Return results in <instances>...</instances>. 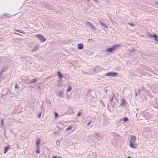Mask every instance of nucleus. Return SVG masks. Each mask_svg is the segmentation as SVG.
<instances>
[{
	"label": "nucleus",
	"instance_id": "23",
	"mask_svg": "<svg viewBox=\"0 0 158 158\" xmlns=\"http://www.w3.org/2000/svg\"><path fill=\"white\" fill-rule=\"evenodd\" d=\"M4 121V120L3 119H2V120H1V124H2V127H1V128H3V125H4V123H3V122Z\"/></svg>",
	"mask_w": 158,
	"mask_h": 158
},
{
	"label": "nucleus",
	"instance_id": "11",
	"mask_svg": "<svg viewBox=\"0 0 158 158\" xmlns=\"http://www.w3.org/2000/svg\"><path fill=\"white\" fill-rule=\"evenodd\" d=\"M147 35L150 38H154V34L152 35L150 34L149 32H148L147 33Z\"/></svg>",
	"mask_w": 158,
	"mask_h": 158
},
{
	"label": "nucleus",
	"instance_id": "31",
	"mask_svg": "<svg viewBox=\"0 0 158 158\" xmlns=\"http://www.w3.org/2000/svg\"><path fill=\"white\" fill-rule=\"evenodd\" d=\"M41 90V88H40V86H38V90L39 91H40Z\"/></svg>",
	"mask_w": 158,
	"mask_h": 158
},
{
	"label": "nucleus",
	"instance_id": "41",
	"mask_svg": "<svg viewBox=\"0 0 158 158\" xmlns=\"http://www.w3.org/2000/svg\"><path fill=\"white\" fill-rule=\"evenodd\" d=\"M52 158H58L56 156H54V157H53Z\"/></svg>",
	"mask_w": 158,
	"mask_h": 158
},
{
	"label": "nucleus",
	"instance_id": "28",
	"mask_svg": "<svg viewBox=\"0 0 158 158\" xmlns=\"http://www.w3.org/2000/svg\"><path fill=\"white\" fill-rule=\"evenodd\" d=\"M18 85H17V84L15 85V89H16V90L17 89H18Z\"/></svg>",
	"mask_w": 158,
	"mask_h": 158
},
{
	"label": "nucleus",
	"instance_id": "15",
	"mask_svg": "<svg viewBox=\"0 0 158 158\" xmlns=\"http://www.w3.org/2000/svg\"><path fill=\"white\" fill-rule=\"evenodd\" d=\"M72 89L71 86H68V88L66 90V91L68 92H69Z\"/></svg>",
	"mask_w": 158,
	"mask_h": 158
},
{
	"label": "nucleus",
	"instance_id": "21",
	"mask_svg": "<svg viewBox=\"0 0 158 158\" xmlns=\"http://www.w3.org/2000/svg\"><path fill=\"white\" fill-rule=\"evenodd\" d=\"M56 145L57 147H59L60 146V143L59 141H57L56 142Z\"/></svg>",
	"mask_w": 158,
	"mask_h": 158
},
{
	"label": "nucleus",
	"instance_id": "13",
	"mask_svg": "<svg viewBox=\"0 0 158 158\" xmlns=\"http://www.w3.org/2000/svg\"><path fill=\"white\" fill-rule=\"evenodd\" d=\"M125 104V100L124 99H122L121 100V102L120 104V105L121 106H124V105Z\"/></svg>",
	"mask_w": 158,
	"mask_h": 158
},
{
	"label": "nucleus",
	"instance_id": "45",
	"mask_svg": "<svg viewBox=\"0 0 158 158\" xmlns=\"http://www.w3.org/2000/svg\"><path fill=\"white\" fill-rule=\"evenodd\" d=\"M113 100V98H112V99H111V100Z\"/></svg>",
	"mask_w": 158,
	"mask_h": 158
},
{
	"label": "nucleus",
	"instance_id": "6",
	"mask_svg": "<svg viewBox=\"0 0 158 158\" xmlns=\"http://www.w3.org/2000/svg\"><path fill=\"white\" fill-rule=\"evenodd\" d=\"M40 47V44H37L34 47V48L32 49L31 52H36L38 49H39Z\"/></svg>",
	"mask_w": 158,
	"mask_h": 158
},
{
	"label": "nucleus",
	"instance_id": "7",
	"mask_svg": "<svg viewBox=\"0 0 158 158\" xmlns=\"http://www.w3.org/2000/svg\"><path fill=\"white\" fill-rule=\"evenodd\" d=\"M135 49H128L127 50V53L128 54V55L130 56H131L132 55L133 52L135 51Z\"/></svg>",
	"mask_w": 158,
	"mask_h": 158
},
{
	"label": "nucleus",
	"instance_id": "1",
	"mask_svg": "<svg viewBox=\"0 0 158 158\" xmlns=\"http://www.w3.org/2000/svg\"><path fill=\"white\" fill-rule=\"evenodd\" d=\"M136 137L134 135L131 136L129 139V144L130 147L133 149H136L137 148V144H135Z\"/></svg>",
	"mask_w": 158,
	"mask_h": 158
},
{
	"label": "nucleus",
	"instance_id": "27",
	"mask_svg": "<svg viewBox=\"0 0 158 158\" xmlns=\"http://www.w3.org/2000/svg\"><path fill=\"white\" fill-rule=\"evenodd\" d=\"M128 24L130 25V26H134L135 25L133 23H128Z\"/></svg>",
	"mask_w": 158,
	"mask_h": 158
},
{
	"label": "nucleus",
	"instance_id": "14",
	"mask_svg": "<svg viewBox=\"0 0 158 158\" xmlns=\"http://www.w3.org/2000/svg\"><path fill=\"white\" fill-rule=\"evenodd\" d=\"M153 37V39L155 40V41L158 42V36H157L156 34H154V35Z\"/></svg>",
	"mask_w": 158,
	"mask_h": 158
},
{
	"label": "nucleus",
	"instance_id": "32",
	"mask_svg": "<svg viewBox=\"0 0 158 158\" xmlns=\"http://www.w3.org/2000/svg\"><path fill=\"white\" fill-rule=\"evenodd\" d=\"M91 121H90L88 123H87V125L88 126H89L90 125V124H91Z\"/></svg>",
	"mask_w": 158,
	"mask_h": 158
},
{
	"label": "nucleus",
	"instance_id": "3",
	"mask_svg": "<svg viewBox=\"0 0 158 158\" xmlns=\"http://www.w3.org/2000/svg\"><path fill=\"white\" fill-rule=\"evenodd\" d=\"M118 73L116 72H110L106 73L105 75L106 76H108L110 77H114L118 75Z\"/></svg>",
	"mask_w": 158,
	"mask_h": 158
},
{
	"label": "nucleus",
	"instance_id": "8",
	"mask_svg": "<svg viewBox=\"0 0 158 158\" xmlns=\"http://www.w3.org/2000/svg\"><path fill=\"white\" fill-rule=\"evenodd\" d=\"M77 46H78L77 48L78 49L81 50V49H82L83 48L84 45L83 44H82L81 43H80V44H79L77 45Z\"/></svg>",
	"mask_w": 158,
	"mask_h": 158
},
{
	"label": "nucleus",
	"instance_id": "33",
	"mask_svg": "<svg viewBox=\"0 0 158 158\" xmlns=\"http://www.w3.org/2000/svg\"><path fill=\"white\" fill-rule=\"evenodd\" d=\"M41 114L40 113V114L38 116V117L39 118H40L41 117Z\"/></svg>",
	"mask_w": 158,
	"mask_h": 158
},
{
	"label": "nucleus",
	"instance_id": "37",
	"mask_svg": "<svg viewBox=\"0 0 158 158\" xmlns=\"http://www.w3.org/2000/svg\"><path fill=\"white\" fill-rule=\"evenodd\" d=\"M54 133L55 134H58V132L56 131V132H54Z\"/></svg>",
	"mask_w": 158,
	"mask_h": 158
},
{
	"label": "nucleus",
	"instance_id": "17",
	"mask_svg": "<svg viewBox=\"0 0 158 158\" xmlns=\"http://www.w3.org/2000/svg\"><path fill=\"white\" fill-rule=\"evenodd\" d=\"M57 74L58 75V77L60 78H61L62 77L63 75L61 74L60 72H57Z\"/></svg>",
	"mask_w": 158,
	"mask_h": 158
},
{
	"label": "nucleus",
	"instance_id": "26",
	"mask_svg": "<svg viewBox=\"0 0 158 158\" xmlns=\"http://www.w3.org/2000/svg\"><path fill=\"white\" fill-rule=\"evenodd\" d=\"M128 120V118L127 117L125 118H123V121L124 122H126V121H127Z\"/></svg>",
	"mask_w": 158,
	"mask_h": 158
},
{
	"label": "nucleus",
	"instance_id": "5",
	"mask_svg": "<svg viewBox=\"0 0 158 158\" xmlns=\"http://www.w3.org/2000/svg\"><path fill=\"white\" fill-rule=\"evenodd\" d=\"M85 25L86 26L90 27L91 28L94 29V30H96V27L89 21H86L85 22Z\"/></svg>",
	"mask_w": 158,
	"mask_h": 158
},
{
	"label": "nucleus",
	"instance_id": "16",
	"mask_svg": "<svg viewBox=\"0 0 158 158\" xmlns=\"http://www.w3.org/2000/svg\"><path fill=\"white\" fill-rule=\"evenodd\" d=\"M15 31H16L20 33H23L24 34L25 33L22 30H15Z\"/></svg>",
	"mask_w": 158,
	"mask_h": 158
},
{
	"label": "nucleus",
	"instance_id": "18",
	"mask_svg": "<svg viewBox=\"0 0 158 158\" xmlns=\"http://www.w3.org/2000/svg\"><path fill=\"white\" fill-rule=\"evenodd\" d=\"M72 128V126H69V127H68V128H67L66 129L65 131H68L69 130L71 129Z\"/></svg>",
	"mask_w": 158,
	"mask_h": 158
},
{
	"label": "nucleus",
	"instance_id": "44",
	"mask_svg": "<svg viewBox=\"0 0 158 158\" xmlns=\"http://www.w3.org/2000/svg\"><path fill=\"white\" fill-rule=\"evenodd\" d=\"M142 89H143V90H144V89H143V88H142Z\"/></svg>",
	"mask_w": 158,
	"mask_h": 158
},
{
	"label": "nucleus",
	"instance_id": "22",
	"mask_svg": "<svg viewBox=\"0 0 158 158\" xmlns=\"http://www.w3.org/2000/svg\"><path fill=\"white\" fill-rule=\"evenodd\" d=\"M8 148L6 147L5 148H4V153H6V152H7L8 151Z\"/></svg>",
	"mask_w": 158,
	"mask_h": 158
},
{
	"label": "nucleus",
	"instance_id": "25",
	"mask_svg": "<svg viewBox=\"0 0 158 158\" xmlns=\"http://www.w3.org/2000/svg\"><path fill=\"white\" fill-rule=\"evenodd\" d=\"M61 82H60L56 86L57 87H58V86L61 87Z\"/></svg>",
	"mask_w": 158,
	"mask_h": 158
},
{
	"label": "nucleus",
	"instance_id": "19",
	"mask_svg": "<svg viewBox=\"0 0 158 158\" xmlns=\"http://www.w3.org/2000/svg\"><path fill=\"white\" fill-rule=\"evenodd\" d=\"M62 92L61 91H60L59 92L58 94V96L59 97H62Z\"/></svg>",
	"mask_w": 158,
	"mask_h": 158
},
{
	"label": "nucleus",
	"instance_id": "12",
	"mask_svg": "<svg viewBox=\"0 0 158 158\" xmlns=\"http://www.w3.org/2000/svg\"><path fill=\"white\" fill-rule=\"evenodd\" d=\"M99 136V134L97 132H95L94 133V138L95 139H97Z\"/></svg>",
	"mask_w": 158,
	"mask_h": 158
},
{
	"label": "nucleus",
	"instance_id": "24",
	"mask_svg": "<svg viewBox=\"0 0 158 158\" xmlns=\"http://www.w3.org/2000/svg\"><path fill=\"white\" fill-rule=\"evenodd\" d=\"M88 41L90 43H92L94 41V40L92 39H90L88 40Z\"/></svg>",
	"mask_w": 158,
	"mask_h": 158
},
{
	"label": "nucleus",
	"instance_id": "9",
	"mask_svg": "<svg viewBox=\"0 0 158 158\" xmlns=\"http://www.w3.org/2000/svg\"><path fill=\"white\" fill-rule=\"evenodd\" d=\"M40 139H38L36 141V149H39V144L40 143Z\"/></svg>",
	"mask_w": 158,
	"mask_h": 158
},
{
	"label": "nucleus",
	"instance_id": "35",
	"mask_svg": "<svg viewBox=\"0 0 158 158\" xmlns=\"http://www.w3.org/2000/svg\"><path fill=\"white\" fill-rule=\"evenodd\" d=\"M81 115V113H78L77 114V116H80Z\"/></svg>",
	"mask_w": 158,
	"mask_h": 158
},
{
	"label": "nucleus",
	"instance_id": "29",
	"mask_svg": "<svg viewBox=\"0 0 158 158\" xmlns=\"http://www.w3.org/2000/svg\"><path fill=\"white\" fill-rule=\"evenodd\" d=\"M36 152L37 153H40V151L39 150V149H37V150L36 151Z\"/></svg>",
	"mask_w": 158,
	"mask_h": 158
},
{
	"label": "nucleus",
	"instance_id": "34",
	"mask_svg": "<svg viewBox=\"0 0 158 158\" xmlns=\"http://www.w3.org/2000/svg\"><path fill=\"white\" fill-rule=\"evenodd\" d=\"M3 72V69H2L0 72V74L1 75Z\"/></svg>",
	"mask_w": 158,
	"mask_h": 158
},
{
	"label": "nucleus",
	"instance_id": "36",
	"mask_svg": "<svg viewBox=\"0 0 158 158\" xmlns=\"http://www.w3.org/2000/svg\"><path fill=\"white\" fill-rule=\"evenodd\" d=\"M93 70L94 71H96L97 70V69L96 68L93 69Z\"/></svg>",
	"mask_w": 158,
	"mask_h": 158
},
{
	"label": "nucleus",
	"instance_id": "42",
	"mask_svg": "<svg viewBox=\"0 0 158 158\" xmlns=\"http://www.w3.org/2000/svg\"><path fill=\"white\" fill-rule=\"evenodd\" d=\"M127 158H131V157H130L129 156V157H127Z\"/></svg>",
	"mask_w": 158,
	"mask_h": 158
},
{
	"label": "nucleus",
	"instance_id": "30",
	"mask_svg": "<svg viewBox=\"0 0 158 158\" xmlns=\"http://www.w3.org/2000/svg\"><path fill=\"white\" fill-rule=\"evenodd\" d=\"M55 115L56 118L58 116V114L56 112L55 113Z\"/></svg>",
	"mask_w": 158,
	"mask_h": 158
},
{
	"label": "nucleus",
	"instance_id": "39",
	"mask_svg": "<svg viewBox=\"0 0 158 158\" xmlns=\"http://www.w3.org/2000/svg\"><path fill=\"white\" fill-rule=\"evenodd\" d=\"M155 3L156 5H158V2H155Z\"/></svg>",
	"mask_w": 158,
	"mask_h": 158
},
{
	"label": "nucleus",
	"instance_id": "38",
	"mask_svg": "<svg viewBox=\"0 0 158 158\" xmlns=\"http://www.w3.org/2000/svg\"><path fill=\"white\" fill-rule=\"evenodd\" d=\"M2 69H3V71L4 72L6 70V69L5 68H3Z\"/></svg>",
	"mask_w": 158,
	"mask_h": 158
},
{
	"label": "nucleus",
	"instance_id": "43",
	"mask_svg": "<svg viewBox=\"0 0 158 158\" xmlns=\"http://www.w3.org/2000/svg\"><path fill=\"white\" fill-rule=\"evenodd\" d=\"M94 1H96L97 2H98L97 0H94Z\"/></svg>",
	"mask_w": 158,
	"mask_h": 158
},
{
	"label": "nucleus",
	"instance_id": "40",
	"mask_svg": "<svg viewBox=\"0 0 158 158\" xmlns=\"http://www.w3.org/2000/svg\"><path fill=\"white\" fill-rule=\"evenodd\" d=\"M8 14H6L4 15H3L4 16H8Z\"/></svg>",
	"mask_w": 158,
	"mask_h": 158
},
{
	"label": "nucleus",
	"instance_id": "10",
	"mask_svg": "<svg viewBox=\"0 0 158 158\" xmlns=\"http://www.w3.org/2000/svg\"><path fill=\"white\" fill-rule=\"evenodd\" d=\"M99 23L102 26H103V27H105L106 29L108 28L107 27L104 23H103L101 21H99Z\"/></svg>",
	"mask_w": 158,
	"mask_h": 158
},
{
	"label": "nucleus",
	"instance_id": "20",
	"mask_svg": "<svg viewBox=\"0 0 158 158\" xmlns=\"http://www.w3.org/2000/svg\"><path fill=\"white\" fill-rule=\"evenodd\" d=\"M36 81H37L36 79H34L32 81H30L29 82V84H31L32 83H34V82Z\"/></svg>",
	"mask_w": 158,
	"mask_h": 158
},
{
	"label": "nucleus",
	"instance_id": "4",
	"mask_svg": "<svg viewBox=\"0 0 158 158\" xmlns=\"http://www.w3.org/2000/svg\"><path fill=\"white\" fill-rule=\"evenodd\" d=\"M35 36L39 40L42 42H43L44 41L46 40V39H44V37L40 34L35 35Z\"/></svg>",
	"mask_w": 158,
	"mask_h": 158
},
{
	"label": "nucleus",
	"instance_id": "2",
	"mask_svg": "<svg viewBox=\"0 0 158 158\" xmlns=\"http://www.w3.org/2000/svg\"><path fill=\"white\" fill-rule=\"evenodd\" d=\"M121 45L118 44H115L112 47L107 48L106 50V52L109 53L117 49V48H119L121 46Z\"/></svg>",
	"mask_w": 158,
	"mask_h": 158
}]
</instances>
